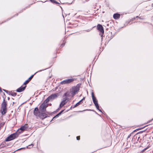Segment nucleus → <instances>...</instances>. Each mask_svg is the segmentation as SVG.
<instances>
[{
    "label": "nucleus",
    "mask_w": 153,
    "mask_h": 153,
    "mask_svg": "<svg viewBox=\"0 0 153 153\" xmlns=\"http://www.w3.org/2000/svg\"><path fill=\"white\" fill-rule=\"evenodd\" d=\"M17 94V93L15 92H13L12 91H10V94L13 96H15Z\"/></svg>",
    "instance_id": "nucleus-21"
},
{
    "label": "nucleus",
    "mask_w": 153,
    "mask_h": 153,
    "mask_svg": "<svg viewBox=\"0 0 153 153\" xmlns=\"http://www.w3.org/2000/svg\"><path fill=\"white\" fill-rule=\"evenodd\" d=\"M140 153H141V152H140Z\"/></svg>",
    "instance_id": "nucleus-50"
},
{
    "label": "nucleus",
    "mask_w": 153,
    "mask_h": 153,
    "mask_svg": "<svg viewBox=\"0 0 153 153\" xmlns=\"http://www.w3.org/2000/svg\"><path fill=\"white\" fill-rule=\"evenodd\" d=\"M140 138V136H139L137 135H136L133 138V140H137V141H139V142L140 143V140H141V138Z\"/></svg>",
    "instance_id": "nucleus-15"
},
{
    "label": "nucleus",
    "mask_w": 153,
    "mask_h": 153,
    "mask_svg": "<svg viewBox=\"0 0 153 153\" xmlns=\"http://www.w3.org/2000/svg\"><path fill=\"white\" fill-rule=\"evenodd\" d=\"M27 127L28 126H27V125L25 124V125H24V126L21 127L18 130H19V131H20L21 133V132H22V131L26 130L27 128Z\"/></svg>",
    "instance_id": "nucleus-12"
},
{
    "label": "nucleus",
    "mask_w": 153,
    "mask_h": 153,
    "mask_svg": "<svg viewBox=\"0 0 153 153\" xmlns=\"http://www.w3.org/2000/svg\"><path fill=\"white\" fill-rule=\"evenodd\" d=\"M92 99L93 100V102L95 106L97 105H98L97 102V100L96 99V97H95L93 92H92L91 93Z\"/></svg>",
    "instance_id": "nucleus-10"
},
{
    "label": "nucleus",
    "mask_w": 153,
    "mask_h": 153,
    "mask_svg": "<svg viewBox=\"0 0 153 153\" xmlns=\"http://www.w3.org/2000/svg\"><path fill=\"white\" fill-rule=\"evenodd\" d=\"M45 113L41 112L38 117L42 120H43L46 118L47 117L48 115Z\"/></svg>",
    "instance_id": "nucleus-9"
},
{
    "label": "nucleus",
    "mask_w": 153,
    "mask_h": 153,
    "mask_svg": "<svg viewBox=\"0 0 153 153\" xmlns=\"http://www.w3.org/2000/svg\"><path fill=\"white\" fill-rule=\"evenodd\" d=\"M34 146V145L33 144H31L30 145H29V146Z\"/></svg>",
    "instance_id": "nucleus-38"
},
{
    "label": "nucleus",
    "mask_w": 153,
    "mask_h": 153,
    "mask_svg": "<svg viewBox=\"0 0 153 153\" xmlns=\"http://www.w3.org/2000/svg\"><path fill=\"white\" fill-rule=\"evenodd\" d=\"M5 92L7 93L8 94L10 95V91H9L7 90L6 91H5Z\"/></svg>",
    "instance_id": "nucleus-27"
},
{
    "label": "nucleus",
    "mask_w": 153,
    "mask_h": 153,
    "mask_svg": "<svg viewBox=\"0 0 153 153\" xmlns=\"http://www.w3.org/2000/svg\"><path fill=\"white\" fill-rule=\"evenodd\" d=\"M7 99H8V100H10V98L9 97H7Z\"/></svg>",
    "instance_id": "nucleus-40"
},
{
    "label": "nucleus",
    "mask_w": 153,
    "mask_h": 153,
    "mask_svg": "<svg viewBox=\"0 0 153 153\" xmlns=\"http://www.w3.org/2000/svg\"><path fill=\"white\" fill-rule=\"evenodd\" d=\"M11 136L10 135L8 136L7 138H6L5 140V141L7 142L13 140V139L12 138V137H11Z\"/></svg>",
    "instance_id": "nucleus-18"
},
{
    "label": "nucleus",
    "mask_w": 153,
    "mask_h": 153,
    "mask_svg": "<svg viewBox=\"0 0 153 153\" xmlns=\"http://www.w3.org/2000/svg\"><path fill=\"white\" fill-rule=\"evenodd\" d=\"M5 142H2L1 144L0 145V147L1 148H3L5 147H6V145H5Z\"/></svg>",
    "instance_id": "nucleus-20"
},
{
    "label": "nucleus",
    "mask_w": 153,
    "mask_h": 153,
    "mask_svg": "<svg viewBox=\"0 0 153 153\" xmlns=\"http://www.w3.org/2000/svg\"><path fill=\"white\" fill-rule=\"evenodd\" d=\"M142 128H138V129H137L136 130H140V129H142Z\"/></svg>",
    "instance_id": "nucleus-41"
},
{
    "label": "nucleus",
    "mask_w": 153,
    "mask_h": 153,
    "mask_svg": "<svg viewBox=\"0 0 153 153\" xmlns=\"http://www.w3.org/2000/svg\"><path fill=\"white\" fill-rule=\"evenodd\" d=\"M143 132V131H140L139 132V133H142V132Z\"/></svg>",
    "instance_id": "nucleus-39"
},
{
    "label": "nucleus",
    "mask_w": 153,
    "mask_h": 153,
    "mask_svg": "<svg viewBox=\"0 0 153 153\" xmlns=\"http://www.w3.org/2000/svg\"><path fill=\"white\" fill-rule=\"evenodd\" d=\"M51 100L50 98H49L48 97L44 102L43 103L47 104V103L49 101V100Z\"/></svg>",
    "instance_id": "nucleus-19"
},
{
    "label": "nucleus",
    "mask_w": 153,
    "mask_h": 153,
    "mask_svg": "<svg viewBox=\"0 0 153 153\" xmlns=\"http://www.w3.org/2000/svg\"><path fill=\"white\" fill-rule=\"evenodd\" d=\"M85 99V97H83L82 99L80 101H79L77 103L74 105V106H71V108H74L76 107H77L78 106L80 105V104L82 103V101L84 100Z\"/></svg>",
    "instance_id": "nucleus-13"
},
{
    "label": "nucleus",
    "mask_w": 153,
    "mask_h": 153,
    "mask_svg": "<svg viewBox=\"0 0 153 153\" xmlns=\"http://www.w3.org/2000/svg\"><path fill=\"white\" fill-rule=\"evenodd\" d=\"M61 7V9H62V7Z\"/></svg>",
    "instance_id": "nucleus-47"
},
{
    "label": "nucleus",
    "mask_w": 153,
    "mask_h": 153,
    "mask_svg": "<svg viewBox=\"0 0 153 153\" xmlns=\"http://www.w3.org/2000/svg\"><path fill=\"white\" fill-rule=\"evenodd\" d=\"M91 30V29H88L87 30H86V31L87 32H88L90 31Z\"/></svg>",
    "instance_id": "nucleus-35"
},
{
    "label": "nucleus",
    "mask_w": 153,
    "mask_h": 153,
    "mask_svg": "<svg viewBox=\"0 0 153 153\" xmlns=\"http://www.w3.org/2000/svg\"><path fill=\"white\" fill-rule=\"evenodd\" d=\"M138 17H139V16H137L136 18H138Z\"/></svg>",
    "instance_id": "nucleus-43"
},
{
    "label": "nucleus",
    "mask_w": 153,
    "mask_h": 153,
    "mask_svg": "<svg viewBox=\"0 0 153 153\" xmlns=\"http://www.w3.org/2000/svg\"><path fill=\"white\" fill-rule=\"evenodd\" d=\"M18 15V14H17L16 15L17 16Z\"/></svg>",
    "instance_id": "nucleus-49"
},
{
    "label": "nucleus",
    "mask_w": 153,
    "mask_h": 153,
    "mask_svg": "<svg viewBox=\"0 0 153 153\" xmlns=\"http://www.w3.org/2000/svg\"><path fill=\"white\" fill-rule=\"evenodd\" d=\"M138 18L140 19H144L143 17H142L141 16L138 17Z\"/></svg>",
    "instance_id": "nucleus-29"
},
{
    "label": "nucleus",
    "mask_w": 153,
    "mask_h": 153,
    "mask_svg": "<svg viewBox=\"0 0 153 153\" xmlns=\"http://www.w3.org/2000/svg\"><path fill=\"white\" fill-rule=\"evenodd\" d=\"M95 106L98 110L100 112H102V113H103V112H102L101 110L100 109L99 106V105Z\"/></svg>",
    "instance_id": "nucleus-22"
},
{
    "label": "nucleus",
    "mask_w": 153,
    "mask_h": 153,
    "mask_svg": "<svg viewBox=\"0 0 153 153\" xmlns=\"http://www.w3.org/2000/svg\"><path fill=\"white\" fill-rule=\"evenodd\" d=\"M69 96V94L68 93V92H66L64 94L63 96Z\"/></svg>",
    "instance_id": "nucleus-24"
},
{
    "label": "nucleus",
    "mask_w": 153,
    "mask_h": 153,
    "mask_svg": "<svg viewBox=\"0 0 153 153\" xmlns=\"http://www.w3.org/2000/svg\"><path fill=\"white\" fill-rule=\"evenodd\" d=\"M61 7V9H62V7Z\"/></svg>",
    "instance_id": "nucleus-46"
},
{
    "label": "nucleus",
    "mask_w": 153,
    "mask_h": 153,
    "mask_svg": "<svg viewBox=\"0 0 153 153\" xmlns=\"http://www.w3.org/2000/svg\"><path fill=\"white\" fill-rule=\"evenodd\" d=\"M97 30L102 33L101 36L102 37L104 33V30L103 27L101 25L98 24L97 25Z\"/></svg>",
    "instance_id": "nucleus-7"
},
{
    "label": "nucleus",
    "mask_w": 153,
    "mask_h": 153,
    "mask_svg": "<svg viewBox=\"0 0 153 153\" xmlns=\"http://www.w3.org/2000/svg\"><path fill=\"white\" fill-rule=\"evenodd\" d=\"M74 80L75 79L74 78H71L68 79H66L61 82L60 83L61 85L69 84L71 82H73Z\"/></svg>",
    "instance_id": "nucleus-4"
},
{
    "label": "nucleus",
    "mask_w": 153,
    "mask_h": 153,
    "mask_svg": "<svg viewBox=\"0 0 153 153\" xmlns=\"http://www.w3.org/2000/svg\"><path fill=\"white\" fill-rule=\"evenodd\" d=\"M64 110H62L60 112H59L58 114H57L59 116L63 112V111H64Z\"/></svg>",
    "instance_id": "nucleus-25"
},
{
    "label": "nucleus",
    "mask_w": 153,
    "mask_h": 153,
    "mask_svg": "<svg viewBox=\"0 0 153 153\" xmlns=\"http://www.w3.org/2000/svg\"><path fill=\"white\" fill-rule=\"evenodd\" d=\"M136 19L135 17H134L133 18H132L130 19V21H132Z\"/></svg>",
    "instance_id": "nucleus-28"
},
{
    "label": "nucleus",
    "mask_w": 153,
    "mask_h": 153,
    "mask_svg": "<svg viewBox=\"0 0 153 153\" xmlns=\"http://www.w3.org/2000/svg\"><path fill=\"white\" fill-rule=\"evenodd\" d=\"M3 90L5 91H6L7 90H5V89H3Z\"/></svg>",
    "instance_id": "nucleus-42"
},
{
    "label": "nucleus",
    "mask_w": 153,
    "mask_h": 153,
    "mask_svg": "<svg viewBox=\"0 0 153 153\" xmlns=\"http://www.w3.org/2000/svg\"><path fill=\"white\" fill-rule=\"evenodd\" d=\"M81 85V84H78L76 86H74L72 87L71 91V94L73 97L76 93L79 90V88Z\"/></svg>",
    "instance_id": "nucleus-2"
},
{
    "label": "nucleus",
    "mask_w": 153,
    "mask_h": 153,
    "mask_svg": "<svg viewBox=\"0 0 153 153\" xmlns=\"http://www.w3.org/2000/svg\"><path fill=\"white\" fill-rule=\"evenodd\" d=\"M48 106L47 104L42 103L39 107V110L40 112L47 113L46 111V108Z\"/></svg>",
    "instance_id": "nucleus-3"
},
{
    "label": "nucleus",
    "mask_w": 153,
    "mask_h": 153,
    "mask_svg": "<svg viewBox=\"0 0 153 153\" xmlns=\"http://www.w3.org/2000/svg\"><path fill=\"white\" fill-rule=\"evenodd\" d=\"M24 149V148H20V149H18L17 150H16V151H18V150H20L21 149Z\"/></svg>",
    "instance_id": "nucleus-34"
},
{
    "label": "nucleus",
    "mask_w": 153,
    "mask_h": 153,
    "mask_svg": "<svg viewBox=\"0 0 153 153\" xmlns=\"http://www.w3.org/2000/svg\"><path fill=\"white\" fill-rule=\"evenodd\" d=\"M64 45H65V43H64V44H62L61 45V46H62V47H63Z\"/></svg>",
    "instance_id": "nucleus-36"
},
{
    "label": "nucleus",
    "mask_w": 153,
    "mask_h": 153,
    "mask_svg": "<svg viewBox=\"0 0 153 153\" xmlns=\"http://www.w3.org/2000/svg\"><path fill=\"white\" fill-rule=\"evenodd\" d=\"M59 116L57 114H56L55 116H54L53 118L52 119V120H51V121H52L53 119L56 118V117H58Z\"/></svg>",
    "instance_id": "nucleus-26"
},
{
    "label": "nucleus",
    "mask_w": 153,
    "mask_h": 153,
    "mask_svg": "<svg viewBox=\"0 0 153 153\" xmlns=\"http://www.w3.org/2000/svg\"><path fill=\"white\" fill-rule=\"evenodd\" d=\"M26 87V85H25L24 87H22V86L18 88L16 90V91L18 92H21L24 91Z\"/></svg>",
    "instance_id": "nucleus-14"
},
{
    "label": "nucleus",
    "mask_w": 153,
    "mask_h": 153,
    "mask_svg": "<svg viewBox=\"0 0 153 153\" xmlns=\"http://www.w3.org/2000/svg\"><path fill=\"white\" fill-rule=\"evenodd\" d=\"M4 123H3V124H1L2 125V126H2L3 125H4Z\"/></svg>",
    "instance_id": "nucleus-44"
},
{
    "label": "nucleus",
    "mask_w": 153,
    "mask_h": 153,
    "mask_svg": "<svg viewBox=\"0 0 153 153\" xmlns=\"http://www.w3.org/2000/svg\"><path fill=\"white\" fill-rule=\"evenodd\" d=\"M7 102H6L4 98L1 104V111L2 115L4 114L7 112L6 107L7 105Z\"/></svg>",
    "instance_id": "nucleus-1"
},
{
    "label": "nucleus",
    "mask_w": 153,
    "mask_h": 153,
    "mask_svg": "<svg viewBox=\"0 0 153 153\" xmlns=\"http://www.w3.org/2000/svg\"><path fill=\"white\" fill-rule=\"evenodd\" d=\"M61 108H60V106H59V108H58L56 111V112L58 111H59Z\"/></svg>",
    "instance_id": "nucleus-31"
},
{
    "label": "nucleus",
    "mask_w": 153,
    "mask_h": 153,
    "mask_svg": "<svg viewBox=\"0 0 153 153\" xmlns=\"http://www.w3.org/2000/svg\"><path fill=\"white\" fill-rule=\"evenodd\" d=\"M80 136H77L76 137V139L78 140H80Z\"/></svg>",
    "instance_id": "nucleus-30"
},
{
    "label": "nucleus",
    "mask_w": 153,
    "mask_h": 153,
    "mask_svg": "<svg viewBox=\"0 0 153 153\" xmlns=\"http://www.w3.org/2000/svg\"><path fill=\"white\" fill-rule=\"evenodd\" d=\"M21 133V132L19 131V130H17L16 132L13 133L12 134H11L10 135L11 136V137H12V139L13 140L17 137L19 134Z\"/></svg>",
    "instance_id": "nucleus-6"
},
{
    "label": "nucleus",
    "mask_w": 153,
    "mask_h": 153,
    "mask_svg": "<svg viewBox=\"0 0 153 153\" xmlns=\"http://www.w3.org/2000/svg\"><path fill=\"white\" fill-rule=\"evenodd\" d=\"M61 7V9H62V7Z\"/></svg>",
    "instance_id": "nucleus-48"
},
{
    "label": "nucleus",
    "mask_w": 153,
    "mask_h": 153,
    "mask_svg": "<svg viewBox=\"0 0 153 153\" xmlns=\"http://www.w3.org/2000/svg\"><path fill=\"white\" fill-rule=\"evenodd\" d=\"M131 134H130L128 135V137H127V138H130V136H131Z\"/></svg>",
    "instance_id": "nucleus-32"
},
{
    "label": "nucleus",
    "mask_w": 153,
    "mask_h": 153,
    "mask_svg": "<svg viewBox=\"0 0 153 153\" xmlns=\"http://www.w3.org/2000/svg\"><path fill=\"white\" fill-rule=\"evenodd\" d=\"M40 113L39 111L38 108L37 107L35 108L33 111L34 114L36 117H38Z\"/></svg>",
    "instance_id": "nucleus-11"
},
{
    "label": "nucleus",
    "mask_w": 153,
    "mask_h": 153,
    "mask_svg": "<svg viewBox=\"0 0 153 153\" xmlns=\"http://www.w3.org/2000/svg\"><path fill=\"white\" fill-rule=\"evenodd\" d=\"M0 91L1 92H2V89L0 87Z\"/></svg>",
    "instance_id": "nucleus-37"
},
{
    "label": "nucleus",
    "mask_w": 153,
    "mask_h": 153,
    "mask_svg": "<svg viewBox=\"0 0 153 153\" xmlns=\"http://www.w3.org/2000/svg\"><path fill=\"white\" fill-rule=\"evenodd\" d=\"M55 4H60L59 3V2H57V1H55Z\"/></svg>",
    "instance_id": "nucleus-33"
},
{
    "label": "nucleus",
    "mask_w": 153,
    "mask_h": 153,
    "mask_svg": "<svg viewBox=\"0 0 153 153\" xmlns=\"http://www.w3.org/2000/svg\"><path fill=\"white\" fill-rule=\"evenodd\" d=\"M14 103V102H13V104Z\"/></svg>",
    "instance_id": "nucleus-45"
},
{
    "label": "nucleus",
    "mask_w": 153,
    "mask_h": 153,
    "mask_svg": "<svg viewBox=\"0 0 153 153\" xmlns=\"http://www.w3.org/2000/svg\"><path fill=\"white\" fill-rule=\"evenodd\" d=\"M149 148V147L147 146L146 148L142 150L140 152L141 153H143L147 149Z\"/></svg>",
    "instance_id": "nucleus-23"
},
{
    "label": "nucleus",
    "mask_w": 153,
    "mask_h": 153,
    "mask_svg": "<svg viewBox=\"0 0 153 153\" xmlns=\"http://www.w3.org/2000/svg\"><path fill=\"white\" fill-rule=\"evenodd\" d=\"M120 15L119 14L116 13L113 15V17L114 19H117L120 18Z\"/></svg>",
    "instance_id": "nucleus-16"
},
{
    "label": "nucleus",
    "mask_w": 153,
    "mask_h": 153,
    "mask_svg": "<svg viewBox=\"0 0 153 153\" xmlns=\"http://www.w3.org/2000/svg\"><path fill=\"white\" fill-rule=\"evenodd\" d=\"M47 68H46L45 69H43V70H40L37 72H36L33 75H32L27 80H26L25 82L23 84L24 85H26L27 84L30 80H31L32 79V78H33V77L38 72H40V71H44L45 70H46V69H47Z\"/></svg>",
    "instance_id": "nucleus-5"
},
{
    "label": "nucleus",
    "mask_w": 153,
    "mask_h": 153,
    "mask_svg": "<svg viewBox=\"0 0 153 153\" xmlns=\"http://www.w3.org/2000/svg\"><path fill=\"white\" fill-rule=\"evenodd\" d=\"M68 101V99L67 98H64L60 104V108H61L63 106L65 105L67 102Z\"/></svg>",
    "instance_id": "nucleus-8"
},
{
    "label": "nucleus",
    "mask_w": 153,
    "mask_h": 153,
    "mask_svg": "<svg viewBox=\"0 0 153 153\" xmlns=\"http://www.w3.org/2000/svg\"><path fill=\"white\" fill-rule=\"evenodd\" d=\"M57 97V95L56 94H53L49 96V98H50L51 100H52L56 98Z\"/></svg>",
    "instance_id": "nucleus-17"
}]
</instances>
